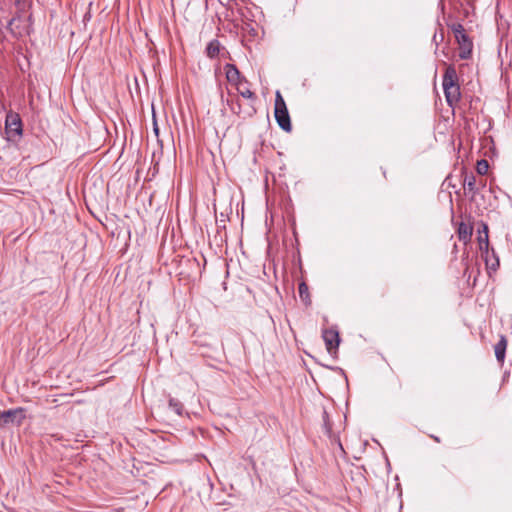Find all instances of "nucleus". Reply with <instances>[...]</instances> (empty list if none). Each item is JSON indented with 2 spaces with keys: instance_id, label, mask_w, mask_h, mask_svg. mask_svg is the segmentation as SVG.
Masks as SVG:
<instances>
[{
  "instance_id": "15",
  "label": "nucleus",
  "mask_w": 512,
  "mask_h": 512,
  "mask_svg": "<svg viewBox=\"0 0 512 512\" xmlns=\"http://www.w3.org/2000/svg\"><path fill=\"white\" fill-rule=\"evenodd\" d=\"M169 407L179 416L182 415L184 410L183 404L179 400L174 398H170Z\"/></svg>"
},
{
  "instance_id": "8",
  "label": "nucleus",
  "mask_w": 512,
  "mask_h": 512,
  "mask_svg": "<svg viewBox=\"0 0 512 512\" xmlns=\"http://www.w3.org/2000/svg\"><path fill=\"white\" fill-rule=\"evenodd\" d=\"M226 78L228 82L233 85L248 84L246 78H244L238 68L234 64H226L224 67Z\"/></svg>"
},
{
  "instance_id": "13",
  "label": "nucleus",
  "mask_w": 512,
  "mask_h": 512,
  "mask_svg": "<svg viewBox=\"0 0 512 512\" xmlns=\"http://www.w3.org/2000/svg\"><path fill=\"white\" fill-rule=\"evenodd\" d=\"M299 296L305 304H310L309 288L305 282H301L298 286Z\"/></svg>"
},
{
  "instance_id": "19",
  "label": "nucleus",
  "mask_w": 512,
  "mask_h": 512,
  "mask_svg": "<svg viewBox=\"0 0 512 512\" xmlns=\"http://www.w3.org/2000/svg\"><path fill=\"white\" fill-rule=\"evenodd\" d=\"M435 442L440 443V439L437 436L431 435L430 436Z\"/></svg>"
},
{
  "instance_id": "7",
  "label": "nucleus",
  "mask_w": 512,
  "mask_h": 512,
  "mask_svg": "<svg viewBox=\"0 0 512 512\" xmlns=\"http://www.w3.org/2000/svg\"><path fill=\"white\" fill-rule=\"evenodd\" d=\"M322 338L325 342L327 351L330 354L335 353L340 342L338 331L334 329H325L323 330Z\"/></svg>"
},
{
  "instance_id": "11",
  "label": "nucleus",
  "mask_w": 512,
  "mask_h": 512,
  "mask_svg": "<svg viewBox=\"0 0 512 512\" xmlns=\"http://www.w3.org/2000/svg\"><path fill=\"white\" fill-rule=\"evenodd\" d=\"M220 50H221L220 42L217 39H213L207 44L205 52H206L207 57L213 59L219 55Z\"/></svg>"
},
{
  "instance_id": "17",
  "label": "nucleus",
  "mask_w": 512,
  "mask_h": 512,
  "mask_svg": "<svg viewBox=\"0 0 512 512\" xmlns=\"http://www.w3.org/2000/svg\"><path fill=\"white\" fill-rule=\"evenodd\" d=\"M488 169V162L486 160H481L478 162L477 170L479 174H485Z\"/></svg>"
},
{
  "instance_id": "2",
  "label": "nucleus",
  "mask_w": 512,
  "mask_h": 512,
  "mask_svg": "<svg viewBox=\"0 0 512 512\" xmlns=\"http://www.w3.org/2000/svg\"><path fill=\"white\" fill-rule=\"evenodd\" d=\"M274 115L281 129L286 132H290L292 130L289 112L286 103L279 91L276 92L275 96Z\"/></svg>"
},
{
  "instance_id": "18",
  "label": "nucleus",
  "mask_w": 512,
  "mask_h": 512,
  "mask_svg": "<svg viewBox=\"0 0 512 512\" xmlns=\"http://www.w3.org/2000/svg\"><path fill=\"white\" fill-rule=\"evenodd\" d=\"M485 224H482V226L484 227ZM483 233L485 234V231L483 230ZM478 242H479V248L481 250V252H485V235L482 236V235H479L478 237Z\"/></svg>"
},
{
  "instance_id": "6",
  "label": "nucleus",
  "mask_w": 512,
  "mask_h": 512,
  "mask_svg": "<svg viewBox=\"0 0 512 512\" xmlns=\"http://www.w3.org/2000/svg\"><path fill=\"white\" fill-rule=\"evenodd\" d=\"M24 418L25 415L23 408L6 410L0 413V426H6L14 423L20 425Z\"/></svg>"
},
{
  "instance_id": "3",
  "label": "nucleus",
  "mask_w": 512,
  "mask_h": 512,
  "mask_svg": "<svg viewBox=\"0 0 512 512\" xmlns=\"http://www.w3.org/2000/svg\"><path fill=\"white\" fill-rule=\"evenodd\" d=\"M450 27L462 50L460 53V58L468 59L472 52V42L466 34L463 25L460 23H454Z\"/></svg>"
},
{
  "instance_id": "5",
  "label": "nucleus",
  "mask_w": 512,
  "mask_h": 512,
  "mask_svg": "<svg viewBox=\"0 0 512 512\" xmlns=\"http://www.w3.org/2000/svg\"><path fill=\"white\" fill-rule=\"evenodd\" d=\"M485 231V252L482 253L485 259L486 267L489 271H497L500 266L499 257L497 256L495 250L492 248L489 249V239H488V226L484 225Z\"/></svg>"
},
{
  "instance_id": "16",
  "label": "nucleus",
  "mask_w": 512,
  "mask_h": 512,
  "mask_svg": "<svg viewBox=\"0 0 512 512\" xmlns=\"http://www.w3.org/2000/svg\"><path fill=\"white\" fill-rule=\"evenodd\" d=\"M228 104L234 113L238 115L241 114V105L238 100L236 102H234L233 100H231V102L228 101Z\"/></svg>"
},
{
  "instance_id": "10",
  "label": "nucleus",
  "mask_w": 512,
  "mask_h": 512,
  "mask_svg": "<svg viewBox=\"0 0 512 512\" xmlns=\"http://www.w3.org/2000/svg\"><path fill=\"white\" fill-rule=\"evenodd\" d=\"M458 238L464 243L471 239L473 233V227L469 223L461 222L458 226Z\"/></svg>"
},
{
  "instance_id": "9",
  "label": "nucleus",
  "mask_w": 512,
  "mask_h": 512,
  "mask_svg": "<svg viewBox=\"0 0 512 512\" xmlns=\"http://www.w3.org/2000/svg\"><path fill=\"white\" fill-rule=\"evenodd\" d=\"M507 348V339L501 335L499 341L494 346L495 357L500 364L504 363Z\"/></svg>"
},
{
  "instance_id": "1",
  "label": "nucleus",
  "mask_w": 512,
  "mask_h": 512,
  "mask_svg": "<svg viewBox=\"0 0 512 512\" xmlns=\"http://www.w3.org/2000/svg\"><path fill=\"white\" fill-rule=\"evenodd\" d=\"M446 102L450 107H454L461 99L460 86L458 84V75L454 66L449 65L443 75L442 82Z\"/></svg>"
},
{
  "instance_id": "20",
  "label": "nucleus",
  "mask_w": 512,
  "mask_h": 512,
  "mask_svg": "<svg viewBox=\"0 0 512 512\" xmlns=\"http://www.w3.org/2000/svg\"><path fill=\"white\" fill-rule=\"evenodd\" d=\"M154 131L156 134H158V127L156 125L154 126Z\"/></svg>"
},
{
  "instance_id": "4",
  "label": "nucleus",
  "mask_w": 512,
  "mask_h": 512,
  "mask_svg": "<svg viewBox=\"0 0 512 512\" xmlns=\"http://www.w3.org/2000/svg\"><path fill=\"white\" fill-rule=\"evenodd\" d=\"M5 131L9 139L22 135V121L18 113L9 111L6 114Z\"/></svg>"
},
{
  "instance_id": "12",
  "label": "nucleus",
  "mask_w": 512,
  "mask_h": 512,
  "mask_svg": "<svg viewBox=\"0 0 512 512\" xmlns=\"http://www.w3.org/2000/svg\"><path fill=\"white\" fill-rule=\"evenodd\" d=\"M236 89L242 97L252 100L256 99L255 93L247 87V84H238L236 85Z\"/></svg>"
},
{
  "instance_id": "14",
  "label": "nucleus",
  "mask_w": 512,
  "mask_h": 512,
  "mask_svg": "<svg viewBox=\"0 0 512 512\" xmlns=\"http://www.w3.org/2000/svg\"><path fill=\"white\" fill-rule=\"evenodd\" d=\"M464 188L468 189L473 194L476 193V178L474 175H469L465 177Z\"/></svg>"
}]
</instances>
